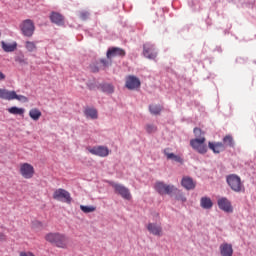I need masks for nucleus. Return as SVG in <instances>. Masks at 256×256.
Returning a JSON list of instances; mask_svg holds the SVG:
<instances>
[{"instance_id": "nucleus-1", "label": "nucleus", "mask_w": 256, "mask_h": 256, "mask_svg": "<svg viewBox=\"0 0 256 256\" xmlns=\"http://www.w3.org/2000/svg\"><path fill=\"white\" fill-rule=\"evenodd\" d=\"M193 133L196 138L190 140V146L200 155H205L208 151L206 144L207 138H205V136H201L205 135V133H203L200 128H194Z\"/></svg>"}, {"instance_id": "nucleus-2", "label": "nucleus", "mask_w": 256, "mask_h": 256, "mask_svg": "<svg viewBox=\"0 0 256 256\" xmlns=\"http://www.w3.org/2000/svg\"><path fill=\"white\" fill-rule=\"evenodd\" d=\"M47 243L54 245L58 249H67L69 247V237L61 232H49L44 237Z\"/></svg>"}, {"instance_id": "nucleus-3", "label": "nucleus", "mask_w": 256, "mask_h": 256, "mask_svg": "<svg viewBox=\"0 0 256 256\" xmlns=\"http://www.w3.org/2000/svg\"><path fill=\"white\" fill-rule=\"evenodd\" d=\"M226 182L228 187H230L234 193H245V184H243L239 175L229 174L226 176Z\"/></svg>"}, {"instance_id": "nucleus-4", "label": "nucleus", "mask_w": 256, "mask_h": 256, "mask_svg": "<svg viewBox=\"0 0 256 256\" xmlns=\"http://www.w3.org/2000/svg\"><path fill=\"white\" fill-rule=\"evenodd\" d=\"M155 191L159 193V195H173V193H179V189L174 185H167L161 181L155 183L154 186Z\"/></svg>"}, {"instance_id": "nucleus-5", "label": "nucleus", "mask_w": 256, "mask_h": 256, "mask_svg": "<svg viewBox=\"0 0 256 256\" xmlns=\"http://www.w3.org/2000/svg\"><path fill=\"white\" fill-rule=\"evenodd\" d=\"M53 199H55V201H62V203H67L68 205H71V202L73 201L71 193L63 188L54 191Z\"/></svg>"}, {"instance_id": "nucleus-6", "label": "nucleus", "mask_w": 256, "mask_h": 256, "mask_svg": "<svg viewBox=\"0 0 256 256\" xmlns=\"http://www.w3.org/2000/svg\"><path fill=\"white\" fill-rule=\"evenodd\" d=\"M20 31L24 37H33L35 33V23L31 19H26L20 24Z\"/></svg>"}, {"instance_id": "nucleus-7", "label": "nucleus", "mask_w": 256, "mask_h": 256, "mask_svg": "<svg viewBox=\"0 0 256 256\" xmlns=\"http://www.w3.org/2000/svg\"><path fill=\"white\" fill-rule=\"evenodd\" d=\"M19 173L23 179H33L35 177V167L30 163L20 164Z\"/></svg>"}, {"instance_id": "nucleus-8", "label": "nucleus", "mask_w": 256, "mask_h": 256, "mask_svg": "<svg viewBox=\"0 0 256 256\" xmlns=\"http://www.w3.org/2000/svg\"><path fill=\"white\" fill-rule=\"evenodd\" d=\"M112 187L115 193L120 195L122 199H125L126 201H131V191H129V188L121 184H112Z\"/></svg>"}, {"instance_id": "nucleus-9", "label": "nucleus", "mask_w": 256, "mask_h": 256, "mask_svg": "<svg viewBox=\"0 0 256 256\" xmlns=\"http://www.w3.org/2000/svg\"><path fill=\"white\" fill-rule=\"evenodd\" d=\"M91 155H96L97 157H108L109 148L106 146H94L87 148Z\"/></svg>"}, {"instance_id": "nucleus-10", "label": "nucleus", "mask_w": 256, "mask_h": 256, "mask_svg": "<svg viewBox=\"0 0 256 256\" xmlns=\"http://www.w3.org/2000/svg\"><path fill=\"white\" fill-rule=\"evenodd\" d=\"M218 207L225 213H233V206L231 205V201L225 197L218 199Z\"/></svg>"}, {"instance_id": "nucleus-11", "label": "nucleus", "mask_w": 256, "mask_h": 256, "mask_svg": "<svg viewBox=\"0 0 256 256\" xmlns=\"http://www.w3.org/2000/svg\"><path fill=\"white\" fill-rule=\"evenodd\" d=\"M126 87L133 91V89H139L141 87V81L135 76H128L126 79Z\"/></svg>"}, {"instance_id": "nucleus-12", "label": "nucleus", "mask_w": 256, "mask_h": 256, "mask_svg": "<svg viewBox=\"0 0 256 256\" xmlns=\"http://www.w3.org/2000/svg\"><path fill=\"white\" fill-rule=\"evenodd\" d=\"M144 51V57L147 59H155L157 57V52L155 51V46L151 44H145L143 47Z\"/></svg>"}, {"instance_id": "nucleus-13", "label": "nucleus", "mask_w": 256, "mask_h": 256, "mask_svg": "<svg viewBox=\"0 0 256 256\" xmlns=\"http://www.w3.org/2000/svg\"><path fill=\"white\" fill-rule=\"evenodd\" d=\"M125 55L126 53L123 48L113 47L107 51V59H111L113 57H125Z\"/></svg>"}, {"instance_id": "nucleus-14", "label": "nucleus", "mask_w": 256, "mask_h": 256, "mask_svg": "<svg viewBox=\"0 0 256 256\" xmlns=\"http://www.w3.org/2000/svg\"><path fill=\"white\" fill-rule=\"evenodd\" d=\"M147 229L152 235H156L158 237H161V235H163V228L157 223H148Z\"/></svg>"}, {"instance_id": "nucleus-15", "label": "nucleus", "mask_w": 256, "mask_h": 256, "mask_svg": "<svg viewBox=\"0 0 256 256\" xmlns=\"http://www.w3.org/2000/svg\"><path fill=\"white\" fill-rule=\"evenodd\" d=\"M50 21L55 25H58L59 27L65 25V17H63V15H61V13L58 12H52L50 14Z\"/></svg>"}, {"instance_id": "nucleus-16", "label": "nucleus", "mask_w": 256, "mask_h": 256, "mask_svg": "<svg viewBox=\"0 0 256 256\" xmlns=\"http://www.w3.org/2000/svg\"><path fill=\"white\" fill-rule=\"evenodd\" d=\"M209 149L213 151V153L219 154L225 150V144L223 142H209L208 143Z\"/></svg>"}, {"instance_id": "nucleus-17", "label": "nucleus", "mask_w": 256, "mask_h": 256, "mask_svg": "<svg viewBox=\"0 0 256 256\" xmlns=\"http://www.w3.org/2000/svg\"><path fill=\"white\" fill-rule=\"evenodd\" d=\"M221 256H233V245L229 243H223L220 245Z\"/></svg>"}, {"instance_id": "nucleus-18", "label": "nucleus", "mask_w": 256, "mask_h": 256, "mask_svg": "<svg viewBox=\"0 0 256 256\" xmlns=\"http://www.w3.org/2000/svg\"><path fill=\"white\" fill-rule=\"evenodd\" d=\"M171 149L165 148L163 153L168 160L175 161L176 163H183V158L179 155L169 152Z\"/></svg>"}, {"instance_id": "nucleus-19", "label": "nucleus", "mask_w": 256, "mask_h": 256, "mask_svg": "<svg viewBox=\"0 0 256 256\" xmlns=\"http://www.w3.org/2000/svg\"><path fill=\"white\" fill-rule=\"evenodd\" d=\"M181 185L187 191H191L195 189V186H196L195 181H193L191 177H183L181 181Z\"/></svg>"}, {"instance_id": "nucleus-20", "label": "nucleus", "mask_w": 256, "mask_h": 256, "mask_svg": "<svg viewBox=\"0 0 256 256\" xmlns=\"http://www.w3.org/2000/svg\"><path fill=\"white\" fill-rule=\"evenodd\" d=\"M2 49L5 53H13V51L17 50V42H1Z\"/></svg>"}, {"instance_id": "nucleus-21", "label": "nucleus", "mask_w": 256, "mask_h": 256, "mask_svg": "<svg viewBox=\"0 0 256 256\" xmlns=\"http://www.w3.org/2000/svg\"><path fill=\"white\" fill-rule=\"evenodd\" d=\"M24 47H25L26 51H28V53L37 52V42H35V41L27 40L24 43Z\"/></svg>"}, {"instance_id": "nucleus-22", "label": "nucleus", "mask_w": 256, "mask_h": 256, "mask_svg": "<svg viewBox=\"0 0 256 256\" xmlns=\"http://www.w3.org/2000/svg\"><path fill=\"white\" fill-rule=\"evenodd\" d=\"M7 111L10 113V115H20V117L25 115V108H19L17 106H12L8 108Z\"/></svg>"}, {"instance_id": "nucleus-23", "label": "nucleus", "mask_w": 256, "mask_h": 256, "mask_svg": "<svg viewBox=\"0 0 256 256\" xmlns=\"http://www.w3.org/2000/svg\"><path fill=\"white\" fill-rule=\"evenodd\" d=\"M200 207L202 209H211L213 207V201L209 197H202L200 199Z\"/></svg>"}, {"instance_id": "nucleus-24", "label": "nucleus", "mask_w": 256, "mask_h": 256, "mask_svg": "<svg viewBox=\"0 0 256 256\" xmlns=\"http://www.w3.org/2000/svg\"><path fill=\"white\" fill-rule=\"evenodd\" d=\"M41 110L39 108H32L29 111V117L32 118L33 121H39L41 119Z\"/></svg>"}, {"instance_id": "nucleus-25", "label": "nucleus", "mask_w": 256, "mask_h": 256, "mask_svg": "<svg viewBox=\"0 0 256 256\" xmlns=\"http://www.w3.org/2000/svg\"><path fill=\"white\" fill-rule=\"evenodd\" d=\"M15 99H16L17 101H20L21 103H27V102L29 101V98H27V96H24V95H17V92L12 91L10 101H13V100H15Z\"/></svg>"}, {"instance_id": "nucleus-26", "label": "nucleus", "mask_w": 256, "mask_h": 256, "mask_svg": "<svg viewBox=\"0 0 256 256\" xmlns=\"http://www.w3.org/2000/svg\"><path fill=\"white\" fill-rule=\"evenodd\" d=\"M223 145H224V149L226 147H235V140H233V136L231 135H226L224 138H223Z\"/></svg>"}, {"instance_id": "nucleus-27", "label": "nucleus", "mask_w": 256, "mask_h": 256, "mask_svg": "<svg viewBox=\"0 0 256 256\" xmlns=\"http://www.w3.org/2000/svg\"><path fill=\"white\" fill-rule=\"evenodd\" d=\"M149 111L152 115H160L161 111H163V106L152 104L149 106Z\"/></svg>"}, {"instance_id": "nucleus-28", "label": "nucleus", "mask_w": 256, "mask_h": 256, "mask_svg": "<svg viewBox=\"0 0 256 256\" xmlns=\"http://www.w3.org/2000/svg\"><path fill=\"white\" fill-rule=\"evenodd\" d=\"M86 117H89L90 119H97V109L95 108H86L84 111Z\"/></svg>"}, {"instance_id": "nucleus-29", "label": "nucleus", "mask_w": 256, "mask_h": 256, "mask_svg": "<svg viewBox=\"0 0 256 256\" xmlns=\"http://www.w3.org/2000/svg\"><path fill=\"white\" fill-rule=\"evenodd\" d=\"M12 91L7 89H0V99H4L6 101H11Z\"/></svg>"}, {"instance_id": "nucleus-30", "label": "nucleus", "mask_w": 256, "mask_h": 256, "mask_svg": "<svg viewBox=\"0 0 256 256\" xmlns=\"http://www.w3.org/2000/svg\"><path fill=\"white\" fill-rule=\"evenodd\" d=\"M80 209L83 211V213H93L94 211H97L95 206L80 205Z\"/></svg>"}, {"instance_id": "nucleus-31", "label": "nucleus", "mask_w": 256, "mask_h": 256, "mask_svg": "<svg viewBox=\"0 0 256 256\" xmlns=\"http://www.w3.org/2000/svg\"><path fill=\"white\" fill-rule=\"evenodd\" d=\"M102 91L104 93H114L115 87H113L111 84H104L102 85Z\"/></svg>"}, {"instance_id": "nucleus-32", "label": "nucleus", "mask_w": 256, "mask_h": 256, "mask_svg": "<svg viewBox=\"0 0 256 256\" xmlns=\"http://www.w3.org/2000/svg\"><path fill=\"white\" fill-rule=\"evenodd\" d=\"M157 131V126L153 124H147L146 125V132L147 133H155Z\"/></svg>"}, {"instance_id": "nucleus-33", "label": "nucleus", "mask_w": 256, "mask_h": 256, "mask_svg": "<svg viewBox=\"0 0 256 256\" xmlns=\"http://www.w3.org/2000/svg\"><path fill=\"white\" fill-rule=\"evenodd\" d=\"M80 19H82V21H87V19H89V12H81Z\"/></svg>"}, {"instance_id": "nucleus-34", "label": "nucleus", "mask_w": 256, "mask_h": 256, "mask_svg": "<svg viewBox=\"0 0 256 256\" xmlns=\"http://www.w3.org/2000/svg\"><path fill=\"white\" fill-rule=\"evenodd\" d=\"M92 73H99V67L96 65L90 66Z\"/></svg>"}, {"instance_id": "nucleus-35", "label": "nucleus", "mask_w": 256, "mask_h": 256, "mask_svg": "<svg viewBox=\"0 0 256 256\" xmlns=\"http://www.w3.org/2000/svg\"><path fill=\"white\" fill-rule=\"evenodd\" d=\"M100 63L103 65V67H109V65H110L109 61H107L105 59H101Z\"/></svg>"}, {"instance_id": "nucleus-36", "label": "nucleus", "mask_w": 256, "mask_h": 256, "mask_svg": "<svg viewBox=\"0 0 256 256\" xmlns=\"http://www.w3.org/2000/svg\"><path fill=\"white\" fill-rule=\"evenodd\" d=\"M178 201H182L183 203H185V201H187V198L185 197V195L181 194L180 196L177 197Z\"/></svg>"}, {"instance_id": "nucleus-37", "label": "nucleus", "mask_w": 256, "mask_h": 256, "mask_svg": "<svg viewBox=\"0 0 256 256\" xmlns=\"http://www.w3.org/2000/svg\"><path fill=\"white\" fill-rule=\"evenodd\" d=\"M0 241H7V236H5L3 233H0Z\"/></svg>"}, {"instance_id": "nucleus-38", "label": "nucleus", "mask_w": 256, "mask_h": 256, "mask_svg": "<svg viewBox=\"0 0 256 256\" xmlns=\"http://www.w3.org/2000/svg\"><path fill=\"white\" fill-rule=\"evenodd\" d=\"M3 79H5V74H3L2 72H0V81H3Z\"/></svg>"}]
</instances>
